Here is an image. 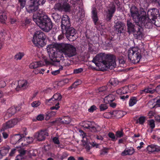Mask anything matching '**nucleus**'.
Listing matches in <instances>:
<instances>
[{
	"label": "nucleus",
	"instance_id": "nucleus-42",
	"mask_svg": "<svg viewBox=\"0 0 160 160\" xmlns=\"http://www.w3.org/2000/svg\"><path fill=\"white\" fill-rule=\"evenodd\" d=\"M43 115L42 114H40L38 115L36 117V119H33L32 121L33 122H36L37 121H42L44 119Z\"/></svg>",
	"mask_w": 160,
	"mask_h": 160
},
{
	"label": "nucleus",
	"instance_id": "nucleus-58",
	"mask_svg": "<svg viewBox=\"0 0 160 160\" xmlns=\"http://www.w3.org/2000/svg\"><path fill=\"white\" fill-rule=\"evenodd\" d=\"M108 136L110 138H111L112 141H114L115 137L114 133L110 132L108 134Z\"/></svg>",
	"mask_w": 160,
	"mask_h": 160
},
{
	"label": "nucleus",
	"instance_id": "nucleus-55",
	"mask_svg": "<svg viewBox=\"0 0 160 160\" xmlns=\"http://www.w3.org/2000/svg\"><path fill=\"white\" fill-rule=\"evenodd\" d=\"M89 144L91 145V147H95L96 148H99V144H98L96 142H89Z\"/></svg>",
	"mask_w": 160,
	"mask_h": 160
},
{
	"label": "nucleus",
	"instance_id": "nucleus-20",
	"mask_svg": "<svg viewBox=\"0 0 160 160\" xmlns=\"http://www.w3.org/2000/svg\"><path fill=\"white\" fill-rule=\"evenodd\" d=\"M27 81L25 80H22L18 81V85L15 88V89L17 91H18L21 89H24L28 87Z\"/></svg>",
	"mask_w": 160,
	"mask_h": 160
},
{
	"label": "nucleus",
	"instance_id": "nucleus-1",
	"mask_svg": "<svg viewBox=\"0 0 160 160\" xmlns=\"http://www.w3.org/2000/svg\"><path fill=\"white\" fill-rule=\"evenodd\" d=\"M92 61L102 71L108 68L112 69L116 66L115 56L112 54L100 53L93 58Z\"/></svg>",
	"mask_w": 160,
	"mask_h": 160
},
{
	"label": "nucleus",
	"instance_id": "nucleus-51",
	"mask_svg": "<svg viewBox=\"0 0 160 160\" xmlns=\"http://www.w3.org/2000/svg\"><path fill=\"white\" fill-rule=\"evenodd\" d=\"M25 138H24V141L23 142H22L21 143L22 146V147H26L29 148L30 146V142H27L25 141Z\"/></svg>",
	"mask_w": 160,
	"mask_h": 160
},
{
	"label": "nucleus",
	"instance_id": "nucleus-32",
	"mask_svg": "<svg viewBox=\"0 0 160 160\" xmlns=\"http://www.w3.org/2000/svg\"><path fill=\"white\" fill-rule=\"evenodd\" d=\"M138 101V98L136 97H131L129 101V105L130 107H132L137 103Z\"/></svg>",
	"mask_w": 160,
	"mask_h": 160
},
{
	"label": "nucleus",
	"instance_id": "nucleus-12",
	"mask_svg": "<svg viewBox=\"0 0 160 160\" xmlns=\"http://www.w3.org/2000/svg\"><path fill=\"white\" fill-rule=\"evenodd\" d=\"M61 28L62 32L63 33L64 30L71 26L70 20L68 16L66 15H63L62 19Z\"/></svg>",
	"mask_w": 160,
	"mask_h": 160
},
{
	"label": "nucleus",
	"instance_id": "nucleus-2",
	"mask_svg": "<svg viewBox=\"0 0 160 160\" xmlns=\"http://www.w3.org/2000/svg\"><path fill=\"white\" fill-rule=\"evenodd\" d=\"M32 18L33 21L43 31L48 32L52 29V25L51 20L43 12H34Z\"/></svg>",
	"mask_w": 160,
	"mask_h": 160
},
{
	"label": "nucleus",
	"instance_id": "nucleus-45",
	"mask_svg": "<svg viewBox=\"0 0 160 160\" xmlns=\"http://www.w3.org/2000/svg\"><path fill=\"white\" fill-rule=\"evenodd\" d=\"M119 62L120 67H124L126 66L125 62L124 59L122 58L119 59Z\"/></svg>",
	"mask_w": 160,
	"mask_h": 160
},
{
	"label": "nucleus",
	"instance_id": "nucleus-64",
	"mask_svg": "<svg viewBox=\"0 0 160 160\" xmlns=\"http://www.w3.org/2000/svg\"><path fill=\"white\" fill-rule=\"evenodd\" d=\"M68 155L67 153L66 152H64L63 153L62 155L60 158V159L61 160H63L64 159L66 158Z\"/></svg>",
	"mask_w": 160,
	"mask_h": 160
},
{
	"label": "nucleus",
	"instance_id": "nucleus-4",
	"mask_svg": "<svg viewBox=\"0 0 160 160\" xmlns=\"http://www.w3.org/2000/svg\"><path fill=\"white\" fill-rule=\"evenodd\" d=\"M59 48L66 57L70 58L76 54V48L72 45L62 43L59 45Z\"/></svg>",
	"mask_w": 160,
	"mask_h": 160
},
{
	"label": "nucleus",
	"instance_id": "nucleus-17",
	"mask_svg": "<svg viewBox=\"0 0 160 160\" xmlns=\"http://www.w3.org/2000/svg\"><path fill=\"white\" fill-rule=\"evenodd\" d=\"M19 121L18 118H15L11 119L3 124V128L4 129H7L13 128Z\"/></svg>",
	"mask_w": 160,
	"mask_h": 160
},
{
	"label": "nucleus",
	"instance_id": "nucleus-28",
	"mask_svg": "<svg viewBox=\"0 0 160 160\" xmlns=\"http://www.w3.org/2000/svg\"><path fill=\"white\" fill-rule=\"evenodd\" d=\"M128 32L129 33L132 32L135 29L134 25L129 20L127 21Z\"/></svg>",
	"mask_w": 160,
	"mask_h": 160
},
{
	"label": "nucleus",
	"instance_id": "nucleus-29",
	"mask_svg": "<svg viewBox=\"0 0 160 160\" xmlns=\"http://www.w3.org/2000/svg\"><path fill=\"white\" fill-rule=\"evenodd\" d=\"M147 149L149 152H158L160 151V148L157 147V146L154 145H151L148 146L147 147Z\"/></svg>",
	"mask_w": 160,
	"mask_h": 160
},
{
	"label": "nucleus",
	"instance_id": "nucleus-60",
	"mask_svg": "<svg viewBox=\"0 0 160 160\" xmlns=\"http://www.w3.org/2000/svg\"><path fill=\"white\" fill-rule=\"evenodd\" d=\"M92 17H96L98 16V14L96 9L94 8L92 12Z\"/></svg>",
	"mask_w": 160,
	"mask_h": 160
},
{
	"label": "nucleus",
	"instance_id": "nucleus-47",
	"mask_svg": "<svg viewBox=\"0 0 160 160\" xmlns=\"http://www.w3.org/2000/svg\"><path fill=\"white\" fill-rule=\"evenodd\" d=\"M116 137L118 138L122 137L123 135V133L122 130L117 131L115 133Z\"/></svg>",
	"mask_w": 160,
	"mask_h": 160
},
{
	"label": "nucleus",
	"instance_id": "nucleus-31",
	"mask_svg": "<svg viewBox=\"0 0 160 160\" xmlns=\"http://www.w3.org/2000/svg\"><path fill=\"white\" fill-rule=\"evenodd\" d=\"M117 93L120 94H125L129 92L128 86H126L117 91Z\"/></svg>",
	"mask_w": 160,
	"mask_h": 160
},
{
	"label": "nucleus",
	"instance_id": "nucleus-5",
	"mask_svg": "<svg viewBox=\"0 0 160 160\" xmlns=\"http://www.w3.org/2000/svg\"><path fill=\"white\" fill-rule=\"evenodd\" d=\"M58 47H59L57 44H51L48 45L47 47L50 58L53 62H60V60L57 59L59 57L60 53L59 50L57 49Z\"/></svg>",
	"mask_w": 160,
	"mask_h": 160
},
{
	"label": "nucleus",
	"instance_id": "nucleus-8",
	"mask_svg": "<svg viewBox=\"0 0 160 160\" xmlns=\"http://www.w3.org/2000/svg\"><path fill=\"white\" fill-rule=\"evenodd\" d=\"M82 127L86 128L89 129L91 132H99L101 130V127L95 124L93 122L86 121L82 122Z\"/></svg>",
	"mask_w": 160,
	"mask_h": 160
},
{
	"label": "nucleus",
	"instance_id": "nucleus-39",
	"mask_svg": "<svg viewBox=\"0 0 160 160\" xmlns=\"http://www.w3.org/2000/svg\"><path fill=\"white\" fill-rule=\"evenodd\" d=\"M70 10V6L68 3H64L63 4L62 11L65 12H69Z\"/></svg>",
	"mask_w": 160,
	"mask_h": 160
},
{
	"label": "nucleus",
	"instance_id": "nucleus-22",
	"mask_svg": "<svg viewBox=\"0 0 160 160\" xmlns=\"http://www.w3.org/2000/svg\"><path fill=\"white\" fill-rule=\"evenodd\" d=\"M125 25V24L122 22L118 21L114 26L115 28V30L118 33H122L124 30Z\"/></svg>",
	"mask_w": 160,
	"mask_h": 160
},
{
	"label": "nucleus",
	"instance_id": "nucleus-34",
	"mask_svg": "<svg viewBox=\"0 0 160 160\" xmlns=\"http://www.w3.org/2000/svg\"><path fill=\"white\" fill-rule=\"evenodd\" d=\"M151 22L152 23L157 27H160V16H158L152 19Z\"/></svg>",
	"mask_w": 160,
	"mask_h": 160
},
{
	"label": "nucleus",
	"instance_id": "nucleus-63",
	"mask_svg": "<svg viewBox=\"0 0 160 160\" xmlns=\"http://www.w3.org/2000/svg\"><path fill=\"white\" fill-rule=\"evenodd\" d=\"M25 159L23 156L18 155L15 158V160H25Z\"/></svg>",
	"mask_w": 160,
	"mask_h": 160
},
{
	"label": "nucleus",
	"instance_id": "nucleus-6",
	"mask_svg": "<svg viewBox=\"0 0 160 160\" xmlns=\"http://www.w3.org/2000/svg\"><path fill=\"white\" fill-rule=\"evenodd\" d=\"M141 57V51L138 48L135 47L128 50V59L131 62L134 64L138 63Z\"/></svg>",
	"mask_w": 160,
	"mask_h": 160
},
{
	"label": "nucleus",
	"instance_id": "nucleus-54",
	"mask_svg": "<svg viewBox=\"0 0 160 160\" xmlns=\"http://www.w3.org/2000/svg\"><path fill=\"white\" fill-rule=\"evenodd\" d=\"M108 106L106 104H101L99 106V108L100 110H105L108 108Z\"/></svg>",
	"mask_w": 160,
	"mask_h": 160
},
{
	"label": "nucleus",
	"instance_id": "nucleus-9",
	"mask_svg": "<svg viewBox=\"0 0 160 160\" xmlns=\"http://www.w3.org/2000/svg\"><path fill=\"white\" fill-rule=\"evenodd\" d=\"M64 33L67 38L69 41H73L76 38L75 35L76 34L77 31L73 28L69 27L67 28L64 30Z\"/></svg>",
	"mask_w": 160,
	"mask_h": 160
},
{
	"label": "nucleus",
	"instance_id": "nucleus-36",
	"mask_svg": "<svg viewBox=\"0 0 160 160\" xmlns=\"http://www.w3.org/2000/svg\"><path fill=\"white\" fill-rule=\"evenodd\" d=\"M16 111H8L4 116V118L7 119L11 117L16 113Z\"/></svg>",
	"mask_w": 160,
	"mask_h": 160
},
{
	"label": "nucleus",
	"instance_id": "nucleus-53",
	"mask_svg": "<svg viewBox=\"0 0 160 160\" xmlns=\"http://www.w3.org/2000/svg\"><path fill=\"white\" fill-rule=\"evenodd\" d=\"M155 111H150L148 113L149 118H152L153 117L157 116L156 114Z\"/></svg>",
	"mask_w": 160,
	"mask_h": 160
},
{
	"label": "nucleus",
	"instance_id": "nucleus-61",
	"mask_svg": "<svg viewBox=\"0 0 160 160\" xmlns=\"http://www.w3.org/2000/svg\"><path fill=\"white\" fill-rule=\"evenodd\" d=\"M62 67L61 68H60L59 69L55 70L54 71H53L51 72V73L52 74L55 75L60 73V69L62 70Z\"/></svg>",
	"mask_w": 160,
	"mask_h": 160
},
{
	"label": "nucleus",
	"instance_id": "nucleus-41",
	"mask_svg": "<svg viewBox=\"0 0 160 160\" xmlns=\"http://www.w3.org/2000/svg\"><path fill=\"white\" fill-rule=\"evenodd\" d=\"M63 4L60 3L56 4L54 7V8L56 10L62 12V11Z\"/></svg>",
	"mask_w": 160,
	"mask_h": 160
},
{
	"label": "nucleus",
	"instance_id": "nucleus-50",
	"mask_svg": "<svg viewBox=\"0 0 160 160\" xmlns=\"http://www.w3.org/2000/svg\"><path fill=\"white\" fill-rule=\"evenodd\" d=\"M128 86L130 92H133L136 88V86L135 85H130Z\"/></svg>",
	"mask_w": 160,
	"mask_h": 160
},
{
	"label": "nucleus",
	"instance_id": "nucleus-27",
	"mask_svg": "<svg viewBox=\"0 0 160 160\" xmlns=\"http://www.w3.org/2000/svg\"><path fill=\"white\" fill-rule=\"evenodd\" d=\"M117 111H118L120 113H122L123 111H110V112H105L103 113V117L107 118H111L115 113H116Z\"/></svg>",
	"mask_w": 160,
	"mask_h": 160
},
{
	"label": "nucleus",
	"instance_id": "nucleus-48",
	"mask_svg": "<svg viewBox=\"0 0 160 160\" xmlns=\"http://www.w3.org/2000/svg\"><path fill=\"white\" fill-rule=\"evenodd\" d=\"M149 125L152 129H153L155 127V122L153 119L149 120Z\"/></svg>",
	"mask_w": 160,
	"mask_h": 160
},
{
	"label": "nucleus",
	"instance_id": "nucleus-19",
	"mask_svg": "<svg viewBox=\"0 0 160 160\" xmlns=\"http://www.w3.org/2000/svg\"><path fill=\"white\" fill-rule=\"evenodd\" d=\"M79 132L80 133V134L82 136V141L85 142V144L84 145L85 147L87 150L88 151L92 148L91 146H90L89 143H88V142L89 137L86 135V133L82 130H80Z\"/></svg>",
	"mask_w": 160,
	"mask_h": 160
},
{
	"label": "nucleus",
	"instance_id": "nucleus-59",
	"mask_svg": "<svg viewBox=\"0 0 160 160\" xmlns=\"http://www.w3.org/2000/svg\"><path fill=\"white\" fill-rule=\"evenodd\" d=\"M80 84L79 81H78L75 82L70 87L71 88H75L77 86Z\"/></svg>",
	"mask_w": 160,
	"mask_h": 160
},
{
	"label": "nucleus",
	"instance_id": "nucleus-46",
	"mask_svg": "<svg viewBox=\"0 0 160 160\" xmlns=\"http://www.w3.org/2000/svg\"><path fill=\"white\" fill-rule=\"evenodd\" d=\"M138 119L139 124L141 125H143L145 122L146 118L145 117L141 116Z\"/></svg>",
	"mask_w": 160,
	"mask_h": 160
},
{
	"label": "nucleus",
	"instance_id": "nucleus-11",
	"mask_svg": "<svg viewBox=\"0 0 160 160\" xmlns=\"http://www.w3.org/2000/svg\"><path fill=\"white\" fill-rule=\"evenodd\" d=\"M140 19V21L137 22L136 24L138 25L141 26L142 27L144 25L145 28H152V23L149 21L148 18L146 16H142Z\"/></svg>",
	"mask_w": 160,
	"mask_h": 160
},
{
	"label": "nucleus",
	"instance_id": "nucleus-30",
	"mask_svg": "<svg viewBox=\"0 0 160 160\" xmlns=\"http://www.w3.org/2000/svg\"><path fill=\"white\" fill-rule=\"evenodd\" d=\"M59 119H60L59 121L63 124H68L71 121V118L68 116H63Z\"/></svg>",
	"mask_w": 160,
	"mask_h": 160
},
{
	"label": "nucleus",
	"instance_id": "nucleus-23",
	"mask_svg": "<svg viewBox=\"0 0 160 160\" xmlns=\"http://www.w3.org/2000/svg\"><path fill=\"white\" fill-rule=\"evenodd\" d=\"M147 13L148 15H150L152 17V18H151L152 19L158 16H160V15L159 13V11L156 8H153L149 9Z\"/></svg>",
	"mask_w": 160,
	"mask_h": 160
},
{
	"label": "nucleus",
	"instance_id": "nucleus-40",
	"mask_svg": "<svg viewBox=\"0 0 160 160\" xmlns=\"http://www.w3.org/2000/svg\"><path fill=\"white\" fill-rule=\"evenodd\" d=\"M24 55V54L23 52H19L17 53L14 56V59L17 60H20L23 57Z\"/></svg>",
	"mask_w": 160,
	"mask_h": 160
},
{
	"label": "nucleus",
	"instance_id": "nucleus-62",
	"mask_svg": "<svg viewBox=\"0 0 160 160\" xmlns=\"http://www.w3.org/2000/svg\"><path fill=\"white\" fill-rule=\"evenodd\" d=\"M53 142L55 144H58L60 143L58 138L56 137L53 138L52 139Z\"/></svg>",
	"mask_w": 160,
	"mask_h": 160
},
{
	"label": "nucleus",
	"instance_id": "nucleus-49",
	"mask_svg": "<svg viewBox=\"0 0 160 160\" xmlns=\"http://www.w3.org/2000/svg\"><path fill=\"white\" fill-rule=\"evenodd\" d=\"M52 17L54 21L57 22L61 18V16L57 14L54 13L52 15Z\"/></svg>",
	"mask_w": 160,
	"mask_h": 160
},
{
	"label": "nucleus",
	"instance_id": "nucleus-7",
	"mask_svg": "<svg viewBox=\"0 0 160 160\" xmlns=\"http://www.w3.org/2000/svg\"><path fill=\"white\" fill-rule=\"evenodd\" d=\"M62 98V96L59 93H57L54 94L52 97L50 99H46L45 102L47 103L55 104L56 103L55 106L51 107L50 109L57 110L59 108V101L61 100Z\"/></svg>",
	"mask_w": 160,
	"mask_h": 160
},
{
	"label": "nucleus",
	"instance_id": "nucleus-21",
	"mask_svg": "<svg viewBox=\"0 0 160 160\" xmlns=\"http://www.w3.org/2000/svg\"><path fill=\"white\" fill-rule=\"evenodd\" d=\"M27 134L26 133L25 134H15L11 139V140L15 143L18 144L21 141H22L23 139H24V136L26 135Z\"/></svg>",
	"mask_w": 160,
	"mask_h": 160
},
{
	"label": "nucleus",
	"instance_id": "nucleus-57",
	"mask_svg": "<svg viewBox=\"0 0 160 160\" xmlns=\"http://www.w3.org/2000/svg\"><path fill=\"white\" fill-rule=\"evenodd\" d=\"M148 106L150 108H153L154 107H156L155 104L153 105V102L150 101L147 104Z\"/></svg>",
	"mask_w": 160,
	"mask_h": 160
},
{
	"label": "nucleus",
	"instance_id": "nucleus-26",
	"mask_svg": "<svg viewBox=\"0 0 160 160\" xmlns=\"http://www.w3.org/2000/svg\"><path fill=\"white\" fill-rule=\"evenodd\" d=\"M10 149L9 146L6 145L0 148V152L3 156H4L8 153Z\"/></svg>",
	"mask_w": 160,
	"mask_h": 160
},
{
	"label": "nucleus",
	"instance_id": "nucleus-56",
	"mask_svg": "<svg viewBox=\"0 0 160 160\" xmlns=\"http://www.w3.org/2000/svg\"><path fill=\"white\" fill-rule=\"evenodd\" d=\"M83 70L82 68H80L75 69L73 70V73L74 74H78L82 72Z\"/></svg>",
	"mask_w": 160,
	"mask_h": 160
},
{
	"label": "nucleus",
	"instance_id": "nucleus-15",
	"mask_svg": "<svg viewBox=\"0 0 160 160\" xmlns=\"http://www.w3.org/2000/svg\"><path fill=\"white\" fill-rule=\"evenodd\" d=\"M48 136V133L46 130H41L38 132L35 133L34 135V138H36L38 141H42L44 140L46 136Z\"/></svg>",
	"mask_w": 160,
	"mask_h": 160
},
{
	"label": "nucleus",
	"instance_id": "nucleus-43",
	"mask_svg": "<svg viewBox=\"0 0 160 160\" xmlns=\"http://www.w3.org/2000/svg\"><path fill=\"white\" fill-rule=\"evenodd\" d=\"M109 149L107 148H103L100 151V154L101 155H104L108 153Z\"/></svg>",
	"mask_w": 160,
	"mask_h": 160
},
{
	"label": "nucleus",
	"instance_id": "nucleus-13",
	"mask_svg": "<svg viewBox=\"0 0 160 160\" xmlns=\"http://www.w3.org/2000/svg\"><path fill=\"white\" fill-rule=\"evenodd\" d=\"M138 26V27H135V29L132 33L134 37L136 38L141 39L144 37V34L143 32V29L141 26Z\"/></svg>",
	"mask_w": 160,
	"mask_h": 160
},
{
	"label": "nucleus",
	"instance_id": "nucleus-10",
	"mask_svg": "<svg viewBox=\"0 0 160 160\" xmlns=\"http://www.w3.org/2000/svg\"><path fill=\"white\" fill-rule=\"evenodd\" d=\"M130 12L132 17L133 21L136 24L140 21V18L142 15H141L139 13L138 9L135 6H132L130 10Z\"/></svg>",
	"mask_w": 160,
	"mask_h": 160
},
{
	"label": "nucleus",
	"instance_id": "nucleus-14",
	"mask_svg": "<svg viewBox=\"0 0 160 160\" xmlns=\"http://www.w3.org/2000/svg\"><path fill=\"white\" fill-rule=\"evenodd\" d=\"M116 11L115 6L114 2L111 3L109 5L106 15V20L108 21H110Z\"/></svg>",
	"mask_w": 160,
	"mask_h": 160
},
{
	"label": "nucleus",
	"instance_id": "nucleus-16",
	"mask_svg": "<svg viewBox=\"0 0 160 160\" xmlns=\"http://www.w3.org/2000/svg\"><path fill=\"white\" fill-rule=\"evenodd\" d=\"M152 86V85H150L148 87L140 91V93L141 94L148 93H153L156 90L158 94H160V85L157 87L156 89L153 88Z\"/></svg>",
	"mask_w": 160,
	"mask_h": 160
},
{
	"label": "nucleus",
	"instance_id": "nucleus-24",
	"mask_svg": "<svg viewBox=\"0 0 160 160\" xmlns=\"http://www.w3.org/2000/svg\"><path fill=\"white\" fill-rule=\"evenodd\" d=\"M135 152L134 149L132 147H129L126 148L121 153V155L125 156L127 155H132Z\"/></svg>",
	"mask_w": 160,
	"mask_h": 160
},
{
	"label": "nucleus",
	"instance_id": "nucleus-37",
	"mask_svg": "<svg viewBox=\"0 0 160 160\" xmlns=\"http://www.w3.org/2000/svg\"><path fill=\"white\" fill-rule=\"evenodd\" d=\"M56 114V112L52 111H48L46 115L45 119L46 120H49L51 117L54 116Z\"/></svg>",
	"mask_w": 160,
	"mask_h": 160
},
{
	"label": "nucleus",
	"instance_id": "nucleus-3",
	"mask_svg": "<svg viewBox=\"0 0 160 160\" xmlns=\"http://www.w3.org/2000/svg\"><path fill=\"white\" fill-rule=\"evenodd\" d=\"M46 39L45 34L41 31H38L34 34L32 41L35 46L41 48L46 45Z\"/></svg>",
	"mask_w": 160,
	"mask_h": 160
},
{
	"label": "nucleus",
	"instance_id": "nucleus-44",
	"mask_svg": "<svg viewBox=\"0 0 160 160\" xmlns=\"http://www.w3.org/2000/svg\"><path fill=\"white\" fill-rule=\"evenodd\" d=\"M111 85L116 86V85L118 84V82L117 79L115 78H113L111 79L109 81Z\"/></svg>",
	"mask_w": 160,
	"mask_h": 160
},
{
	"label": "nucleus",
	"instance_id": "nucleus-35",
	"mask_svg": "<svg viewBox=\"0 0 160 160\" xmlns=\"http://www.w3.org/2000/svg\"><path fill=\"white\" fill-rule=\"evenodd\" d=\"M115 96L114 95L110 94L105 97L104 100L109 103L113 102L115 100Z\"/></svg>",
	"mask_w": 160,
	"mask_h": 160
},
{
	"label": "nucleus",
	"instance_id": "nucleus-33",
	"mask_svg": "<svg viewBox=\"0 0 160 160\" xmlns=\"http://www.w3.org/2000/svg\"><path fill=\"white\" fill-rule=\"evenodd\" d=\"M44 62L42 61L36 62L32 63V67L33 68H36L39 67H42L44 65Z\"/></svg>",
	"mask_w": 160,
	"mask_h": 160
},
{
	"label": "nucleus",
	"instance_id": "nucleus-25",
	"mask_svg": "<svg viewBox=\"0 0 160 160\" xmlns=\"http://www.w3.org/2000/svg\"><path fill=\"white\" fill-rule=\"evenodd\" d=\"M7 12L5 10H0V22L2 24L5 23L7 19Z\"/></svg>",
	"mask_w": 160,
	"mask_h": 160
},
{
	"label": "nucleus",
	"instance_id": "nucleus-18",
	"mask_svg": "<svg viewBox=\"0 0 160 160\" xmlns=\"http://www.w3.org/2000/svg\"><path fill=\"white\" fill-rule=\"evenodd\" d=\"M45 1L46 0H31V11H35L38 9L40 2L43 5Z\"/></svg>",
	"mask_w": 160,
	"mask_h": 160
},
{
	"label": "nucleus",
	"instance_id": "nucleus-52",
	"mask_svg": "<svg viewBox=\"0 0 160 160\" xmlns=\"http://www.w3.org/2000/svg\"><path fill=\"white\" fill-rule=\"evenodd\" d=\"M39 101H35L31 103L32 106L33 107H37L41 104Z\"/></svg>",
	"mask_w": 160,
	"mask_h": 160
},
{
	"label": "nucleus",
	"instance_id": "nucleus-38",
	"mask_svg": "<svg viewBox=\"0 0 160 160\" xmlns=\"http://www.w3.org/2000/svg\"><path fill=\"white\" fill-rule=\"evenodd\" d=\"M98 91L99 92H103L105 94L109 91V89L108 86H106L100 88L98 89Z\"/></svg>",
	"mask_w": 160,
	"mask_h": 160
}]
</instances>
